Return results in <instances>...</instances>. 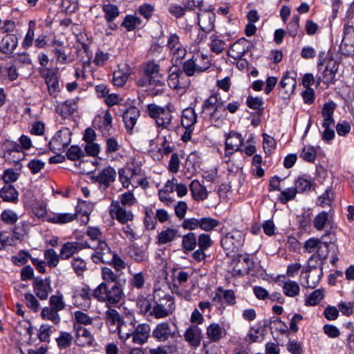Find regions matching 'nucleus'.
<instances>
[{
	"label": "nucleus",
	"instance_id": "69168bd1",
	"mask_svg": "<svg viewBox=\"0 0 354 354\" xmlns=\"http://www.w3.org/2000/svg\"><path fill=\"white\" fill-rule=\"evenodd\" d=\"M50 306L58 312L64 309L66 304L64 301L62 295H52L49 299Z\"/></svg>",
	"mask_w": 354,
	"mask_h": 354
},
{
	"label": "nucleus",
	"instance_id": "a19ab883",
	"mask_svg": "<svg viewBox=\"0 0 354 354\" xmlns=\"http://www.w3.org/2000/svg\"><path fill=\"white\" fill-rule=\"evenodd\" d=\"M282 289L283 294L288 297H295L300 292L299 283L290 279L283 283Z\"/></svg>",
	"mask_w": 354,
	"mask_h": 354
},
{
	"label": "nucleus",
	"instance_id": "13d9d810",
	"mask_svg": "<svg viewBox=\"0 0 354 354\" xmlns=\"http://www.w3.org/2000/svg\"><path fill=\"white\" fill-rule=\"evenodd\" d=\"M214 242L210 235L207 233H201L197 236V245L199 248L207 250L212 246Z\"/></svg>",
	"mask_w": 354,
	"mask_h": 354
},
{
	"label": "nucleus",
	"instance_id": "7ed1b4c3",
	"mask_svg": "<svg viewBox=\"0 0 354 354\" xmlns=\"http://www.w3.org/2000/svg\"><path fill=\"white\" fill-rule=\"evenodd\" d=\"M147 111L149 115L155 120L158 127L167 129L171 124L172 113L175 111V107L171 103H168L164 106L156 104H149Z\"/></svg>",
	"mask_w": 354,
	"mask_h": 354
},
{
	"label": "nucleus",
	"instance_id": "a18cd8bd",
	"mask_svg": "<svg viewBox=\"0 0 354 354\" xmlns=\"http://www.w3.org/2000/svg\"><path fill=\"white\" fill-rule=\"evenodd\" d=\"M225 42L221 36L213 34L210 36L209 48L216 54L221 53L225 49Z\"/></svg>",
	"mask_w": 354,
	"mask_h": 354
},
{
	"label": "nucleus",
	"instance_id": "052dcab7",
	"mask_svg": "<svg viewBox=\"0 0 354 354\" xmlns=\"http://www.w3.org/2000/svg\"><path fill=\"white\" fill-rule=\"evenodd\" d=\"M323 291L320 289H317L308 295L305 304L310 306H316L323 299Z\"/></svg>",
	"mask_w": 354,
	"mask_h": 354
},
{
	"label": "nucleus",
	"instance_id": "9b49d317",
	"mask_svg": "<svg viewBox=\"0 0 354 354\" xmlns=\"http://www.w3.org/2000/svg\"><path fill=\"white\" fill-rule=\"evenodd\" d=\"M104 319L111 331H118L119 338L120 339L122 335L120 332L124 331V328H127L128 326L124 322L119 313L115 309L108 307V309L104 314Z\"/></svg>",
	"mask_w": 354,
	"mask_h": 354
},
{
	"label": "nucleus",
	"instance_id": "37998d69",
	"mask_svg": "<svg viewBox=\"0 0 354 354\" xmlns=\"http://www.w3.org/2000/svg\"><path fill=\"white\" fill-rule=\"evenodd\" d=\"M313 181L310 178L301 176L295 180V189L297 193H304L310 191Z\"/></svg>",
	"mask_w": 354,
	"mask_h": 354
},
{
	"label": "nucleus",
	"instance_id": "49530a36",
	"mask_svg": "<svg viewBox=\"0 0 354 354\" xmlns=\"http://www.w3.org/2000/svg\"><path fill=\"white\" fill-rule=\"evenodd\" d=\"M129 256L136 262H142L148 259V254L146 249L138 246H133L129 252Z\"/></svg>",
	"mask_w": 354,
	"mask_h": 354
},
{
	"label": "nucleus",
	"instance_id": "4c0bfd02",
	"mask_svg": "<svg viewBox=\"0 0 354 354\" xmlns=\"http://www.w3.org/2000/svg\"><path fill=\"white\" fill-rule=\"evenodd\" d=\"M141 24L142 20L139 17L133 15H127L124 18L121 26L124 27L127 31L131 32L141 26Z\"/></svg>",
	"mask_w": 354,
	"mask_h": 354
},
{
	"label": "nucleus",
	"instance_id": "4468645a",
	"mask_svg": "<svg viewBox=\"0 0 354 354\" xmlns=\"http://www.w3.org/2000/svg\"><path fill=\"white\" fill-rule=\"evenodd\" d=\"M297 86V73L287 71L281 77L279 85V93L282 99H288L294 93Z\"/></svg>",
	"mask_w": 354,
	"mask_h": 354
},
{
	"label": "nucleus",
	"instance_id": "864d4df0",
	"mask_svg": "<svg viewBox=\"0 0 354 354\" xmlns=\"http://www.w3.org/2000/svg\"><path fill=\"white\" fill-rule=\"evenodd\" d=\"M169 53L171 55L172 62L174 64L177 65L187 55V49L183 45L169 50Z\"/></svg>",
	"mask_w": 354,
	"mask_h": 354
},
{
	"label": "nucleus",
	"instance_id": "0e129e2a",
	"mask_svg": "<svg viewBox=\"0 0 354 354\" xmlns=\"http://www.w3.org/2000/svg\"><path fill=\"white\" fill-rule=\"evenodd\" d=\"M177 351L176 344H171L165 346H159L157 348H150L149 354H168L174 353Z\"/></svg>",
	"mask_w": 354,
	"mask_h": 354
},
{
	"label": "nucleus",
	"instance_id": "f03ea898",
	"mask_svg": "<svg viewBox=\"0 0 354 354\" xmlns=\"http://www.w3.org/2000/svg\"><path fill=\"white\" fill-rule=\"evenodd\" d=\"M93 296L98 301L106 303L107 307H115L121 303L124 294L120 282H115L112 285L102 282L93 290Z\"/></svg>",
	"mask_w": 354,
	"mask_h": 354
},
{
	"label": "nucleus",
	"instance_id": "f257e3e1",
	"mask_svg": "<svg viewBox=\"0 0 354 354\" xmlns=\"http://www.w3.org/2000/svg\"><path fill=\"white\" fill-rule=\"evenodd\" d=\"M218 95L217 93L212 94L202 105L201 117L214 127H220L227 116L224 102Z\"/></svg>",
	"mask_w": 354,
	"mask_h": 354
},
{
	"label": "nucleus",
	"instance_id": "bb28decb",
	"mask_svg": "<svg viewBox=\"0 0 354 354\" xmlns=\"http://www.w3.org/2000/svg\"><path fill=\"white\" fill-rule=\"evenodd\" d=\"M140 116V111L135 106H131L123 113L122 118L127 131L132 133L136 122Z\"/></svg>",
	"mask_w": 354,
	"mask_h": 354
},
{
	"label": "nucleus",
	"instance_id": "c85d7f7f",
	"mask_svg": "<svg viewBox=\"0 0 354 354\" xmlns=\"http://www.w3.org/2000/svg\"><path fill=\"white\" fill-rule=\"evenodd\" d=\"M18 44L17 37L15 35H7L3 37L0 42V51L4 54L10 55L15 50Z\"/></svg>",
	"mask_w": 354,
	"mask_h": 354
},
{
	"label": "nucleus",
	"instance_id": "0eeeda50",
	"mask_svg": "<svg viewBox=\"0 0 354 354\" xmlns=\"http://www.w3.org/2000/svg\"><path fill=\"white\" fill-rule=\"evenodd\" d=\"M136 320L133 319L129 323L132 328L129 331L122 330L120 339L126 341L130 337H132V342L135 344L142 345L147 342L151 331L150 326L148 324H139L135 326Z\"/></svg>",
	"mask_w": 354,
	"mask_h": 354
},
{
	"label": "nucleus",
	"instance_id": "39448f33",
	"mask_svg": "<svg viewBox=\"0 0 354 354\" xmlns=\"http://www.w3.org/2000/svg\"><path fill=\"white\" fill-rule=\"evenodd\" d=\"M209 57L203 53H196L185 61L183 64V72L187 76H194L207 71L210 67Z\"/></svg>",
	"mask_w": 354,
	"mask_h": 354
},
{
	"label": "nucleus",
	"instance_id": "3c124183",
	"mask_svg": "<svg viewBox=\"0 0 354 354\" xmlns=\"http://www.w3.org/2000/svg\"><path fill=\"white\" fill-rule=\"evenodd\" d=\"M297 191L295 187H288L281 192L278 195L277 199L282 204H286L288 201L295 198Z\"/></svg>",
	"mask_w": 354,
	"mask_h": 354
},
{
	"label": "nucleus",
	"instance_id": "dca6fc26",
	"mask_svg": "<svg viewBox=\"0 0 354 354\" xmlns=\"http://www.w3.org/2000/svg\"><path fill=\"white\" fill-rule=\"evenodd\" d=\"M71 140V131L68 129L58 131L49 141L48 146L50 151L57 153L63 151L70 144Z\"/></svg>",
	"mask_w": 354,
	"mask_h": 354
},
{
	"label": "nucleus",
	"instance_id": "6ab92c4d",
	"mask_svg": "<svg viewBox=\"0 0 354 354\" xmlns=\"http://www.w3.org/2000/svg\"><path fill=\"white\" fill-rule=\"evenodd\" d=\"M198 24L205 33H209L215 27L216 14L209 9H199L197 14Z\"/></svg>",
	"mask_w": 354,
	"mask_h": 354
},
{
	"label": "nucleus",
	"instance_id": "b1692460",
	"mask_svg": "<svg viewBox=\"0 0 354 354\" xmlns=\"http://www.w3.org/2000/svg\"><path fill=\"white\" fill-rule=\"evenodd\" d=\"M32 286L35 293L41 300H46L49 293L52 291L49 278H46L45 279L35 278Z\"/></svg>",
	"mask_w": 354,
	"mask_h": 354
},
{
	"label": "nucleus",
	"instance_id": "2f4dec72",
	"mask_svg": "<svg viewBox=\"0 0 354 354\" xmlns=\"http://www.w3.org/2000/svg\"><path fill=\"white\" fill-rule=\"evenodd\" d=\"M182 249L184 253L187 254L194 250L197 246V236L194 232H189L182 237Z\"/></svg>",
	"mask_w": 354,
	"mask_h": 354
},
{
	"label": "nucleus",
	"instance_id": "9d476101",
	"mask_svg": "<svg viewBox=\"0 0 354 354\" xmlns=\"http://www.w3.org/2000/svg\"><path fill=\"white\" fill-rule=\"evenodd\" d=\"M212 301L214 304H218V309L223 312L226 306H234L236 303V297L234 290L218 286L212 296Z\"/></svg>",
	"mask_w": 354,
	"mask_h": 354
},
{
	"label": "nucleus",
	"instance_id": "4be33fe9",
	"mask_svg": "<svg viewBox=\"0 0 354 354\" xmlns=\"http://www.w3.org/2000/svg\"><path fill=\"white\" fill-rule=\"evenodd\" d=\"M202 330L195 324L190 325L184 333V339L193 348H198L202 340Z\"/></svg>",
	"mask_w": 354,
	"mask_h": 354
},
{
	"label": "nucleus",
	"instance_id": "ddd939ff",
	"mask_svg": "<svg viewBox=\"0 0 354 354\" xmlns=\"http://www.w3.org/2000/svg\"><path fill=\"white\" fill-rule=\"evenodd\" d=\"M244 138L240 133L230 131L225 136L224 157L230 158L234 152L243 151L241 148Z\"/></svg>",
	"mask_w": 354,
	"mask_h": 354
},
{
	"label": "nucleus",
	"instance_id": "ea45409f",
	"mask_svg": "<svg viewBox=\"0 0 354 354\" xmlns=\"http://www.w3.org/2000/svg\"><path fill=\"white\" fill-rule=\"evenodd\" d=\"M207 338L213 342H218L223 337V329L216 323L211 324L207 328Z\"/></svg>",
	"mask_w": 354,
	"mask_h": 354
},
{
	"label": "nucleus",
	"instance_id": "79ce46f5",
	"mask_svg": "<svg viewBox=\"0 0 354 354\" xmlns=\"http://www.w3.org/2000/svg\"><path fill=\"white\" fill-rule=\"evenodd\" d=\"M313 225L314 227L318 231L323 230L328 225L331 226L329 213L322 211L317 214L314 218Z\"/></svg>",
	"mask_w": 354,
	"mask_h": 354
},
{
	"label": "nucleus",
	"instance_id": "f3484780",
	"mask_svg": "<svg viewBox=\"0 0 354 354\" xmlns=\"http://www.w3.org/2000/svg\"><path fill=\"white\" fill-rule=\"evenodd\" d=\"M319 71H322L324 82L329 84L333 82L338 71L339 64L333 58H327L319 61L317 64Z\"/></svg>",
	"mask_w": 354,
	"mask_h": 354
},
{
	"label": "nucleus",
	"instance_id": "09e8293b",
	"mask_svg": "<svg viewBox=\"0 0 354 354\" xmlns=\"http://www.w3.org/2000/svg\"><path fill=\"white\" fill-rule=\"evenodd\" d=\"M75 218H79L80 216L84 217L82 222L84 224L88 223V203L86 201H78L76 206Z\"/></svg>",
	"mask_w": 354,
	"mask_h": 354
},
{
	"label": "nucleus",
	"instance_id": "8fccbe9b",
	"mask_svg": "<svg viewBox=\"0 0 354 354\" xmlns=\"http://www.w3.org/2000/svg\"><path fill=\"white\" fill-rule=\"evenodd\" d=\"M41 316L42 319L50 320L55 324H59L60 322L58 311L50 306L44 308L41 312Z\"/></svg>",
	"mask_w": 354,
	"mask_h": 354
},
{
	"label": "nucleus",
	"instance_id": "423d86ee",
	"mask_svg": "<svg viewBox=\"0 0 354 354\" xmlns=\"http://www.w3.org/2000/svg\"><path fill=\"white\" fill-rule=\"evenodd\" d=\"M75 322L73 323L75 330V344L79 346L88 345V315L82 311L77 310L74 313Z\"/></svg>",
	"mask_w": 354,
	"mask_h": 354
},
{
	"label": "nucleus",
	"instance_id": "a211bd4d",
	"mask_svg": "<svg viewBox=\"0 0 354 354\" xmlns=\"http://www.w3.org/2000/svg\"><path fill=\"white\" fill-rule=\"evenodd\" d=\"M176 335L174 325L169 322L158 324L152 331V337L158 342H166Z\"/></svg>",
	"mask_w": 354,
	"mask_h": 354
},
{
	"label": "nucleus",
	"instance_id": "338daca9",
	"mask_svg": "<svg viewBox=\"0 0 354 354\" xmlns=\"http://www.w3.org/2000/svg\"><path fill=\"white\" fill-rule=\"evenodd\" d=\"M333 198V193L332 189L327 188L324 193L319 196L317 200V204L321 207H324L326 205H329Z\"/></svg>",
	"mask_w": 354,
	"mask_h": 354
},
{
	"label": "nucleus",
	"instance_id": "58836bf2",
	"mask_svg": "<svg viewBox=\"0 0 354 354\" xmlns=\"http://www.w3.org/2000/svg\"><path fill=\"white\" fill-rule=\"evenodd\" d=\"M317 267H321V259L317 254H313L308 259L307 266L304 267L301 272V277L304 274L319 272Z\"/></svg>",
	"mask_w": 354,
	"mask_h": 354
},
{
	"label": "nucleus",
	"instance_id": "5701e85b",
	"mask_svg": "<svg viewBox=\"0 0 354 354\" xmlns=\"http://www.w3.org/2000/svg\"><path fill=\"white\" fill-rule=\"evenodd\" d=\"M116 177V172L111 167L104 168L97 174H93L91 179L93 182L98 183L106 187L109 186L111 183L113 182Z\"/></svg>",
	"mask_w": 354,
	"mask_h": 354
},
{
	"label": "nucleus",
	"instance_id": "aec40b11",
	"mask_svg": "<svg viewBox=\"0 0 354 354\" xmlns=\"http://www.w3.org/2000/svg\"><path fill=\"white\" fill-rule=\"evenodd\" d=\"M109 213L113 218L116 219L122 224H127L129 221H132L133 218L132 212L127 210L118 201L111 202Z\"/></svg>",
	"mask_w": 354,
	"mask_h": 354
},
{
	"label": "nucleus",
	"instance_id": "f8f14e48",
	"mask_svg": "<svg viewBox=\"0 0 354 354\" xmlns=\"http://www.w3.org/2000/svg\"><path fill=\"white\" fill-rule=\"evenodd\" d=\"M245 242V234L234 230L227 233L221 240V245L225 250L234 252L238 250Z\"/></svg>",
	"mask_w": 354,
	"mask_h": 354
},
{
	"label": "nucleus",
	"instance_id": "cd10ccee",
	"mask_svg": "<svg viewBox=\"0 0 354 354\" xmlns=\"http://www.w3.org/2000/svg\"><path fill=\"white\" fill-rule=\"evenodd\" d=\"M180 236L178 230L176 228L167 227L158 233L156 238V243L162 245L173 242L177 237Z\"/></svg>",
	"mask_w": 354,
	"mask_h": 354
},
{
	"label": "nucleus",
	"instance_id": "473e14b6",
	"mask_svg": "<svg viewBox=\"0 0 354 354\" xmlns=\"http://www.w3.org/2000/svg\"><path fill=\"white\" fill-rule=\"evenodd\" d=\"M18 196V192L11 185H5L0 190V196L3 201L16 203Z\"/></svg>",
	"mask_w": 354,
	"mask_h": 354
},
{
	"label": "nucleus",
	"instance_id": "1a4fd4ad",
	"mask_svg": "<svg viewBox=\"0 0 354 354\" xmlns=\"http://www.w3.org/2000/svg\"><path fill=\"white\" fill-rule=\"evenodd\" d=\"M102 252L98 253L99 255L93 256V261L95 263H108L111 264L117 270L120 271L125 268L124 261L115 253L112 252L106 243H102Z\"/></svg>",
	"mask_w": 354,
	"mask_h": 354
},
{
	"label": "nucleus",
	"instance_id": "e2e57ef3",
	"mask_svg": "<svg viewBox=\"0 0 354 354\" xmlns=\"http://www.w3.org/2000/svg\"><path fill=\"white\" fill-rule=\"evenodd\" d=\"M120 203L123 207H131L137 202L133 193L131 191L126 192L119 196Z\"/></svg>",
	"mask_w": 354,
	"mask_h": 354
},
{
	"label": "nucleus",
	"instance_id": "4d7b16f0",
	"mask_svg": "<svg viewBox=\"0 0 354 354\" xmlns=\"http://www.w3.org/2000/svg\"><path fill=\"white\" fill-rule=\"evenodd\" d=\"M66 156L71 160H80L85 157L82 149L77 145H72L67 151Z\"/></svg>",
	"mask_w": 354,
	"mask_h": 354
},
{
	"label": "nucleus",
	"instance_id": "6e6552de",
	"mask_svg": "<svg viewBox=\"0 0 354 354\" xmlns=\"http://www.w3.org/2000/svg\"><path fill=\"white\" fill-rule=\"evenodd\" d=\"M143 71L145 75L151 78L152 84L156 88L155 91L151 92V95L156 96L162 94L165 89V83L162 81V75L160 73L159 64L153 60L149 61L144 64Z\"/></svg>",
	"mask_w": 354,
	"mask_h": 354
},
{
	"label": "nucleus",
	"instance_id": "412c9836",
	"mask_svg": "<svg viewBox=\"0 0 354 354\" xmlns=\"http://www.w3.org/2000/svg\"><path fill=\"white\" fill-rule=\"evenodd\" d=\"M113 118L109 110L103 113V115H97L93 120L94 128L99 129L104 136L110 134L109 131L112 128Z\"/></svg>",
	"mask_w": 354,
	"mask_h": 354
},
{
	"label": "nucleus",
	"instance_id": "393cba45",
	"mask_svg": "<svg viewBox=\"0 0 354 354\" xmlns=\"http://www.w3.org/2000/svg\"><path fill=\"white\" fill-rule=\"evenodd\" d=\"M106 243L102 240V233L97 227H90V249L93 250L91 254L93 260V255H99L102 252V243Z\"/></svg>",
	"mask_w": 354,
	"mask_h": 354
},
{
	"label": "nucleus",
	"instance_id": "7c9ffc66",
	"mask_svg": "<svg viewBox=\"0 0 354 354\" xmlns=\"http://www.w3.org/2000/svg\"><path fill=\"white\" fill-rule=\"evenodd\" d=\"M189 189L196 201H203L208 196L205 187L202 185L198 180H192L189 185Z\"/></svg>",
	"mask_w": 354,
	"mask_h": 354
},
{
	"label": "nucleus",
	"instance_id": "c756f323",
	"mask_svg": "<svg viewBox=\"0 0 354 354\" xmlns=\"http://www.w3.org/2000/svg\"><path fill=\"white\" fill-rule=\"evenodd\" d=\"M198 116L192 107L184 109L181 113L180 123L183 127H194Z\"/></svg>",
	"mask_w": 354,
	"mask_h": 354
},
{
	"label": "nucleus",
	"instance_id": "bf43d9fd",
	"mask_svg": "<svg viewBox=\"0 0 354 354\" xmlns=\"http://www.w3.org/2000/svg\"><path fill=\"white\" fill-rule=\"evenodd\" d=\"M73 337L67 332H61L59 336L56 339L57 346L59 348H66L72 344Z\"/></svg>",
	"mask_w": 354,
	"mask_h": 354
},
{
	"label": "nucleus",
	"instance_id": "c03bdc74",
	"mask_svg": "<svg viewBox=\"0 0 354 354\" xmlns=\"http://www.w3.org/2000/svg\"><path fill=\"white\" fill-rule=\"evenodd\" d=\"M102 10L104 13V19L108 23L113 22L120 13L118 6L111 3L104 5Z\"/></svg>",
	"mask_w": 354,
	"mask_h": 354
},
{
	"label": "nucleus",
	"instance_id": "20e7f679",
	"mask_svg": "<svg viewBox=\"0 0 354 354\" xmlns=\"http://www.w3.org/2000/svg\"><path fill=\"white\" fill-rule=\"evenodd\" d=\"M221 225L220 221L211 216L187 218L183 219L181 227L185 230L194 231L197 229L210 232Z\"/></svg>",
	"mask_w": 354,
	"mask_h": 354
},
{
	"label": "nucleus",
	"instance_id": "5fc2aeb1",
	"mask_svg": "<svg viewBox=\"0 0 354 354\" xmlns=\"http://www.w3.org/2000/svg\"><path fill=\"white\" fill-rule=\"evenodd\" d=\"M299 19L300 17L298 15H294L292 19L287 25L286 32L293 38L298 34Z\"/></svg>",
	"mask_w": 354,
	"mask_h": 354
},
{
	"label": "nucleus",
	"instance_id": "de8ad7c7",
	"mask_svg": "<svg viewBox=\"0 0 354 354\" xmlns=\"http://www.w3.org/2000/svg\"><path fill=\"white\" fill-rule=\"evenodd\" d=\"M129 77V73L127 71L119 68L113 73L112 82L114 86L120 87L125 84Z\"/></svg>",
	"mask_w": 354,
	"mask_h": 354
},
{
	"label": "nucleus",
	"instance_id": "774afa93",
	"mask_svg": "<svg viewBox=\"0 0 354 354\" xmlns=\"http://www.w3.org/2000/svg\"><path fill=\"white\" fill-rule=\"evenodd\" d=\"M45 259L50 268L56 267L59 263V257L53 249H48L44 252Z\"/></svg>",
	"mask_w": 354,
	"mask_h": 354
},
{
	"label": "nucleus",
	"instance_id": "a878e982",
	"mask_svg": "<svg viewBox=\"0 0 354 354\" xmlns=\"http://www.w3.org/2000/svg\"><path fill=\"white\" fill-rule=\"evenodd\" d=\"M248 41L244 37L236 41L231 45L227 51V55L234 60H239L243 57L248 50Z\"/></svg>",
	"mask_w": 354,
	"mask_h": 354
},
{
	"label": "nucleus",
	"instance_id": "603ef678",
	"mask_svg": "<svg viewBox=\"0 0 354 354\" xmlns=\"http://www.w3.org/2000/svg\"><path fill=\"white\" fill-rule=\"evenodd\" d=\"M153 211L151 208L146 207L145 209L144 225L149 230H154L157 225L156 216H153Z\"/></svg>",
	"mask_w": 354,
	"mask_h": 354
},
{
	"label": "nucleus",
	"instance_id": "2eb2a0df",
	"mask_svg": "<svg viewBox=\"0 0 354 354\" xmlns=\"http://www.w3.org/2000/svg\"><path fill=\"white\" fill-rule=\"evenodd\" d=\"M189 76L183 71H174L169 75L167 83L170 88L178 93H183L189 88L190 84Z\"/></svg>",
	"mask_w": 354,
	"mask_h": 354
},
{
	"label": "nucleus",
	"instance_id": "6e6d98bb",
	"mask_svg": "<svg viewBox=\"0 0 354 354\" xmlns=\"http://www.w3.org/2000/svg\"><path fill=\"white\" fill-rule=\"evenodd\" d=\"M322 245V241L321 239L317 238H310L306 240L304 243V252L308 253H313L316 250H318L321 248Z\"/></svg>",
	"mask_w": 354,
	"mask_h": 354
},
{
	"label": "nucleus",
	"instance_id": "e433bc0d",
	"mask_svg": "<svg viewBox=\"0 0 354 354\" xmlns=\"http://www.w3.org/2000/svg\"><path fill=\"white\" fill-rule=\"evenodd\" d=\"M305 281L302 286L306 288L313 289L318 285L320 277L322 274V268H319V272H312L311 273L304 274Z\"/></svg>",
	"mask_w": 354,
	"mask_h": 354
},
{
	"label": "nucleus",
	"instance_id": "72a5a7b5",
	"mask_svg": "<svg viewBox=\"0 0 354 354\" xmlns=\"http://www.w3.org/2000/svg\"><path fill=\"white\" fill-rule=\"evenodd\" d=\"M82 249V244L77 242H67L62 248L60 257L67 259Z\"/></svg>",
	"mask_w": 354,
	"mask_h": 354
},
{
	"label": "nucleus",
	"instance_id": "f704fd0d",
	"mask_svg": "<svg viewBox=\"0 0 354 354\" xmlns=\"http://www.w3.org/2000/svg\"><path fill=\"white\" fill-rule=\"evenodd\" d=\"M75 218V214L71 213H57L48 216L46 221L55 224H65L73 221Z\"/></svg>",
	"mask_w": 354,
	"mask_h": 354
},
{
	"label": "nucleus",
	"instance_id": "680f3d73",
	"mask_svg": "<svg viewBox=\"0 0 354 354\" xmlns=\"http://www.w3.org/2000/svg\"><path fill=\"white\" fill-rule=\"evenodd\" d=\"M32 214L38 218H43L47 216L46 204L44 202L36 201L32 207Z\"/></svg>",
	"mask_w": 354,
	"mask_h": 354
},
{
	"label": "nucleus",
	"instance_id": "c9c22d12",
	"mask_svg": "<svg viewBox=\"0 0 354 354\" xmlns=\"http://www.w3.org/2000/svg\"><path fill=\"white\" fill-rule=\"evenodd\" d=\"M46 83L50 95L56 97L59 91V81L57 77L52 71H48L46 73Z\"/></svg>",
	"mask_w": 354,
	"mask_h": 354
}]
</instances>
